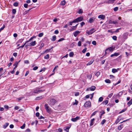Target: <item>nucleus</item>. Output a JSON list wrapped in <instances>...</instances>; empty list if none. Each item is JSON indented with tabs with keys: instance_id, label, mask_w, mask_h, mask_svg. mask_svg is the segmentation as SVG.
Segmentation results:
<instances>
[{
	"instance_id": "36",
	"label": "nucleus",
	"mask_w": 132,
	"mask_h": 132,
	"mask_svg": "<svg viewBox=\"0 0 132 132\" xmlns=\"http://www.w3.org/2000/svg\"><path fill=\"white\" fill-rule=\"evenodd\" d=\"M117 37L115 36H113L112 37L113 39L115 40H117Z\"/></svg>"
},
{
	"instance_id": "18",
	"label": "nucleus",
	"mask_w": 132,
	"mask_h": 132,
	"mask_svg": "<svg viewBox=\"0 0 132 132\" xmlns=\"http://www.w3.org/2000/svg\"><path fill=\"white\" fill-rule=\"evenodd\" d=\"M44 97V96H40L37 97L36 98V100H39Z\"/></svg>"
},
{
	"instance_id": "57",
	"label": "nucleus",
	"mask_w": 132,
	"mask_h": 132,
	"mask_svg": "<svg viewBox=\"0 0 132 132\" xmlns=\"http://www.w3.org/2000/svg\"><path fill=\"white\" fill-rule=\"evenodd\" d=\"M92 44L94 45H95L96 44V42L95 41H93L92 42Z\"/></svg>"
},
{
	"instance_id": "6",
	"label": "nucleus",
	"mask_w": 132,
	"mask_h": 132,
	"mask_svg": "<svg viewBox=\"0 0 132 132\" xmlns=\"http://www.w3.org/2000/svg\"><path fill=\"white\" fill-rule=\"evenodd\" d=\"M91 103L90 101L86 102L84 104V106L85 107H89L91 106Z\"/></svg>"
},
{
	"instance_id": "53",
	"label": "nucleus",
	"mask_w": 132,
	"mask_h": 132,
	"mask_svg": "<svg viewBox=\"0 0 132 132\" xmlns=\"http://www.w3.org/2000/svg\"><path fill=\"white\" fill-rule=\"evenodd\" d=\"M44 46V44L43 43H42L41 45L39 47V49H41V48L42 47H43Z\"/></svg>"
},
{
	"instance_id": "25",
	"label": "nucleus",
	"mask_w": 132,
	"mask_h": 132,
	"mask_svg": "<svg viewBox=\"0 0 132 132\" xmlns=\"http://www.w3.org/2000/svg\"><path fill=\"white\" fill-rule=\"evenodd\" d=\"M123 127V126L122 125H120L118 127V129L119 130H120Z\"/></svg>"
},
{
	"instance_id": "49",
	"label": "nucleus",
	"mask_w": 132,
	"mask_h": 132,
	"mask_svg": "<svg viewBox=\"0 0 132 132\" xmlns=\"http://www.w3.org/2000/svg\"><path fill=\"white\" fill-rule=\"evenodd\" d=\"M87 50V48H85V49H84L82 51V52L83 53H84L86 51V50Z\"/></svg>"
},
{
	"instance_id": "37",
	"label": "nucleus",
	"mask_w": 132,
	"mask_h": 132,
	"mask_svg": "<svg viewBox=\"0 0 132 132\" xmlns=\"http://www.w3.org/2000/svg\"><path fill=\"white\" fill-rule=\"evenodd\" d=\"M106 120L105 119H103L101 121V123L102 125H103L106 122Z\"/></svg>"
},
{
	"instance_id": "27",
	"label": "nucleus",
	"mask_w": 132,
	"mask_h": 132,
	"mask_svg": "<svg viewBox=\"0 0 132 132\" xmlns=\"http://www.w3.org/2000/svg\"><path fill=\"white\" fill-rule=\"evenodd\" d=\"M74 55V54L72 52H70L69 54V55L70 57H72Z\"/></svg>"
},
{
	"instance_id": "59",
	"label": "nucleus",
	"mask_w": 132,
	"mask_h": 132,
	"mask_svg": "<svg viewBox=\"0 0 132 132\" xmlns=\"http://www.w3.org/2000/svg\"><path fill=\"white\" fill-rule=\"evenodd\" d=\"M59 33V31L58 30H56L54 31V33L55 34H57Z\"/></svg>"
},
{
	"instance_id": "52",
	"label": "nucleus",
	"mask_w": 132,
	"mask_h": 132,
	"mask_svg": "<svg viewBox=\"0 0 132 132\" xmlns=\"http://www.w3.org/2000/svg\"><path fill=\"white\" fill-rule=\"evenodd\" d=\"M74 20H73L72 21H71V22H70L69 23V24H68L69 25H72V23H75V22H74Z\"/></svg>"
},
{
	"instance_id": "54",
	"label": "nucleus",
	"mask_w": 132,
	"mask_h": 132,
	"mask_svg": "<svg viewBox=\"0 0 132 132\" xmlns=\"http://www.w3.org/2000/svg\"><path fill=\"white\" fill-rule=\"evenodd\" d=\"M113 93H112L111 94H109L108 95V97L110 98H111V97L112 96V95H113Z\"/></svg>"
},
{
	"instance_id": "28",
	"label": "nucleus",
	"mask_w": 132,
	"mask_h": 132,
	"mask_svg": "<svg viewBox=\"0 0 132 132\" xmlns=\"http://www.w3.org/2000/svg\"><path fill=\"white\" fill-rule=\"evenodd\" d=\"M66 3V2L65 0H64L62 1L61 3V5H64Z\"/></svg>"
},
{
	"instance_id": "7",
	"label": "nucleus",
	"mask_w": 132,
	"mask_h": 132,
	"mask_svg": "<svg viewBox=\"0 0 132 132\" xmlns=\"http://www.w3.org/2000/svg\"><path fill=\"white\" fill-rule=\"evenodd\" d=\"M114 49L112 47H110L107 49L105 51V52L106 53H109L110 52H112L113 51Z\"/></svg>"
},
{
	"instance_id": "64",
	"label": "nucleus",
	"mask_w": 132,
	"mask_h": 132,
	"mask_svg": "<svg viewBox=\"0 0 132 132\" xmlns=\"http://www.w3.org/2000/svg\"><path fill=\"white\" fill-rule=\"evenodd\" d=\"M45 68H43L42 69L39 71L40 72H41L43 71H44L45 69Z\"/></svg>"
},
{
	"instance_id": "38",
	"label": "nucleus",
	"mask_w": 132,
	"mask_h": 132,
	"mask_svg": "<svg viewBox=\"0 0 132 132\" xmlns=\"http://www.w3.org/2000/svg\"><path fill=\"white\" fill-rule=\"evenodd\" d=\"M118 10V8L117 7H116L114 8L113 9V10L115 11H116Z\"/></svg>"
},
{
	"instance_id": "50",
	"label": "nucleus",
	"mask_w": 132,
	"mask_h": 132,
	"mask_svg": "<svg viewBox=\"0 0 132 132\" xmlns=\"http://www.w3.org/2000/svg\"><path fill=\"white\" fill-rule=\"evenodd\" d=\"M13 13V14H15L16 12V11L15 9H13L12 11Z\"/></svg>"
},
{
	"instance_id": "55",
	"label": "nucleus",
	"mask_w": 132,
	"mask_h": 132,
	"mask_svg": "<svg viewBox=\"0 0 132 132\" xmlns=\"http://www.w3.org/2000/svg\"><path fill=\"white\" fill-rule=\"evenodd\" d=\"M28 6V4H27L25 3L24 4V6L25 8H27Z\"/></svg>"
},
{
	"instance_id": "32",
	"label": "nucleus",
	"mask_w": 132,
	"mask_h": 132,
	"mask_svg": "<svg viewBox=\"0 0 132 132\" xmlns=\"http://www.w3.org/2000/svg\"><path fill=\"white\" fill-rule=\"evenodd\" d=\"M101 114L100 116V118H101L102 117V116L105 113V112L104 111H102L101 112Z\"/></svg>"
},
{
	"instance_id": "58",
	"label": "nucleus",
	"mask_w": 132,
	"mask_h": 132,
	"mask_svg": "<svg viewBox=\"0 0 132 132\" xmlns=\"http://www.w3.org/2000/svg\"><path fill=\"white\" fill-rule=\"evenodd\" d=\"M79 92H76L75 94V96H79Z\"/></svg>"
},
{
	"instance_id": "8",
	"label": "nucleus",
	"mask_w": 132,
	"mask_h": 132,
	"mask_svg": "<svg viewBox=\"0 0 132 132\" xmlns=\"http://www.w3.org/2000/svg\"><path fill=\"white\" fill-rule=\"evenodd\" d=\"M80 117L79 116H77L75 118H72L71 119V120L74 122H76L79 119Z\"/></svg>"
},
{
	"instance_id": "51",
	"label": "nucleus",
	"mask_w": 132,
	"mask_h": 132,
	"mask_svg": "<svg viewBox=\"0 0 132 132\" xmlns=\"http://www.w3.org/2000/svg\"><path fill=\"white\" fill-rule=\"evenodd\" d=\"M121 82V81L120 80H119L118 82L117 83H116V84H114L113 85H114V86H116V85H118V84L120 83V82Z\"/></svg>"
},
{
	"instance_id": "5",
	"label": "nucleus",
	"mask_w": 132,
	"mask_h": 132,
	"mask_svg": "<svg viewBox=\"0 0 132 132\" xmlns=\"http://www.w3.org/2000/svg\"><path fill=\"white\" fill-rule=\"evenodd\" d=\"M44 90H43L40 89L39 88H36L34 90V92L35 93H39L43 92Z\"/></svg>"
},
{
	"instance_id": "16",
	"label": "nucleus",
	"mask_w": 132,
	"mask_h": 132,
	"mask_svg": "<svg viewBox=\"0 0 132 132\" xmlns=\"http://www.w3.org/2000/svg\"><path fill=\"white\" fill-rule=\"evenodd\" d=\"M128 34L127 32L125 33L123 35V38L125 39H126L127 38Z\"/></svg>"
},
{
	"instance_id": "20",
	"label": "nucleus",
	"mask_w": 132,
	"mask_h": 132,
	"mask_svg": "<svg viewBox=\"0 0 132 132\" xmlns=\"http://www.w3.org/2000/svg\"><path fill=\"white\" fill-rule=\"evenodd\" d=\"M96 88V87L94 86H92L90 87V91H94Z\"/></svg>"
},
{
	"instance_id": "11",
	"label": "nucleus",
	"mask_w": 132,
	"mask_h": 132,
	"mask_svg": "<svg viewBox=\"0 0 132 132\" xmlns=\"http://www.w3.org/2000/svg\"><path fill=\"white\" fill-rule=\"evenodd\" d=\"M98 18L101 20H104L105 18V16L103 15H100L98 16Z\"/></svg>"
},
{
	"instance_id": "12",
	"label": "nucleus",
	"mask_w": 132,
	"mask_h": 132,
	"mask_svg": "<svg viewBox=\"0 0 132 132\" xmlns=\"http://www.w3.org/2000/svg\"><path fill=\"white\" fill-rule=\"evenodd\" d=\"M96 17L95 16L93 17L90 19L89 22L90 23H92L93 22L95 19Z\"/></svg>"
},
{
	"instance_id": "26",
	"label": "nucleus",
	"mask_w": 132,
	"mask_h": 132,
	"mask_svg": "<svg viewBox=\"0 0 132 132\" xmlns=\"http://www.w3.org/2000/svg\"><path fill=\"white\" fill-rule=\"evenodd\" d=\"M118 71L117 70L115 69H113L112 70V72L113 73H115Z\"/></svg>"
},
{
	"instance_id": "45",
	"label": "nucleus",
	"mask_w": 132,
	"mask_h": 132,
	"mask_svg": "<svg viewBox=\"0 0 132 132\" xmlns=\"http://www.w3.org/2000/svg\"><path fill=\"white\" fill-rule=\"evenodd\" d=\"M81 42L80 41H79L78 43V46H81Z\"/></svg>"
},
{
	"instance_id": "1",
	"label": "nucleus",
	"mask_w": 132,
	"mask_h": 132,
	"mask_svg": "<svg viewBox=\"0 0 132 132\" xmlns=\"http://www.w3.org/2000/svg\"><path fill=\"white\" fill-rule=\"evenodd\" d=\"M45 107L47 112L51 114L52 112L51 109L48 105L47 104L45 105Z\"/></svg>"
},
{
	"instance_id": "23",
	"label": "nucleus",
	"mask_w": 132,
	"mask_h": 132,
	"mask_svg": "<svg viewBox=\"0 0 132 132\" xmlns=\"http://www.w3.org/2000/svg\"><path fill=\"white\" fill-rule=\"evenodd\" d=\"M70 126L69 127H64V129L67 132H68L69 131V129L70 128Z\"/></svg>"
},
{
	"instance_id": "30",
	"label": "nucleus",
	"mask_w": 132,
	"mask_h": 132,
	"mask_svg": "<svg viewBox=\"0 0 132 132\" xmlns=\"http://www.w3.org/2000/svg\"><path fill=\"white\" fill-rule=\"evenodd\" d=\"M56 37L55 35L54 36L52 37V40L53 41H55L56 39Z\"/></svg>"
},
{
	"instance_id": "35",
	"label": "nucleus",
	"mask_w": 132,
	"mask_h": 132,
	"mask_svg": "<svg viewBox=\"0 0 132 132\" xmlns=\"http://www.w3.org/2000/svg\"><path fill=\"white\" fill-rule=\"evenodd\" d=\"M49 58V55L48 54H47L44 57V58L45 59H48Z\"/></svg>"
},
{
	"instance_id": "40",
	"label": "nucleus",
	"mask_w": 132,
	"mask_h": 132,
	"mask_svg": "<svg viewBox=\"0 0 132 132\" xmlns=\"http://www.w3.org/2000/svg\"><path fill=\"white\" fill-rule=\"evenodd\" d=\"M75 102H73V104L74 105H77L78 103V101H77L76 100H75Z\"/></svg>"
},
{
	"instance_id": "2",
	"label": "nucleus",
	"mask_w": 132,
	"mask_h": 132,
	"mask_svg": "<svg viewBox=\"0 0 132 132\" xmlns=\"http://www.w3.org/2000/svg\"><path fill=\"white\" fill-rule=\"evenodd\" d=\"M95 29L93 28L89 31H86V35H90L92 34L93 32H95Z\"/></svg>"
},
{
	"instance_id": "31",
	"label": "nucleus",
	"mask_w": 132,
	"mask_h": 132,
	"mask_svg": "<svg viewBox=\"0 0 132 132\" xmlns=\"http://www.w3.org/2000/svg\"><path fill=\"white\" fill-rule=\"evenodd\" d=\"M103 98L102 97H101L98 99L99 102H101L103 100Z\"/></svg>"
},
{
	"instance_id": "3",
	"label": "nucleus",
	"mask_w": 132,
	"mask_h": 132,
	"mask_svg": "<svg viewBox=\"0 0 132 132\" xmlns=\"http://www.w3.org/2000/svg\"><path fill=\"white\" fill-rule=\"evenodd\" d=\"M56 102V101L55 99H51L50 100L49 104L51 106H52L54 105Z\"/></svg>"
},
{
	"instance_id": "34",
	"label": "nucleus",
	"mask_w": 132,
	"mask_h": 132,
	"mask_svg": "<svg viewBox=\"0 0 132 132\" xmlns=\"http://www.w3.org/2000/svg\"><path fill=\"white\" fill-rule=\"evenodd\" d=\"M24 39H20L18 41V43H22Z\"/></svg>"
},
{
	"instance_id": "39",
	"label": "nucleus",
	"mask_w": 132,
	"mask_h": 132,
	"mask_svg": "<svg viewBox=\"0 0 132 132\" xmlns=\"http://www.w3.org/2000/svg\"><path fill=\"white\" fill-rule=\"evenodd\" d=\"M25 123H24L22 126L20 128L22 129H23L25 128Z\"/></svg>"
},
{
	"instance_id": "56",
	"label": "nucleus",
	"mask_w": 132,
	"mask_h": 132,
	"mask_svg": "<svg viewBox=\"0 0 132 132\" xmlns=\"http://www.w3.org/2000/svg\"><path fill=\"white\" fill-rule=\"evenodd\" d=\"M64 40H65V39L64 38H61L58 40V42H61V41Z\"/></svg>"
},
{
	"instance_id": "14",
	"label": "nucleus",
	"mask_w": 132,
	"mask_h": 132,
	"mask_svg": "<svg viewBox=\"0 0 132 132\" xmlns=\"http://www.w3.org/2000/svg\"><path fill=\"white\" fill-rule=\"evenodd\" d=\"M119 55V54L118 53H115L113 54H112L111 55V57H112L114 56H117Z\"/></svg>"
},
{
	"instance_id": "10",
	"label": "nucleus",
	"mask_w": 132,
	"mask_h": 132,
	"mask_svg": "<svg viewBox=\"0 0 132 132\" xmlns=\"http://www.w3.org/2000/svg\"><path fill=\"white\" fill-rule=\"evenodd\" d=\"M36 45V41H34L31 42L30 44V45H26V47H27L28 46H35Z\"/></svg>"
},
{
	"instance_id": "24",
	"label": "nucleus",
	"mask_w": 132,
	"mask_h": 132,
	"mask_svg": "<svg viewBox=\"0 0 132 132\" xmlns=\"http://www.w3.org/2000/svg\"><path fill=\"white\" fill-rule=\"evenodd\" d=\"M108 100H106L105 101H103L102 103V104H103L106 105L108 103Z\"/></svg>"
},
{
	"instance_id": "44",
	"label": "nucleus",
	"mask_w": 132,
	"mask_h": 132,
	"mask_svg": "<svg viewBox=\"0 0 132 132\" xmlns=\"http://www.w3.org/2000/svg\"><path fill=\"white\" fill-rule=\"evenodd\" d=\"M53 48V47H52L51 49H46L45 50V52H49L51 50V49Z\"/></svg>"
},
{
	"instance_id": "21",
	"label": "nucleus",
	"mask_w": 132,
	"mask_h": 132,
	"mask_svg": "<svg viewBox=\"0 0 132 132\" xmlns=\"http://www.w3.org/2000/svg\"><path fill=\"white\" fill-rule=\"evenodd\" d=\"M121 120V118L120 117H119L117 119L116 121H115V123L116 124H117L120 121V120Z\"/></svg>"
},
{
	"instance_id": "63",
	"label": "nucleus",
	"mask_w": 132,
	"mask_h": 132,
	"mask_svg": "<svg viewBox=\"0 0 132 132\" xmlns=\"http://www.w3.org/2000/svg\"><path fill=\"white\" fill-rule=\"evenodd\" d=\"M13 55L15 57H16L17 55V54L16 53H14L13 54Z\"/></svg>"
},
{
	"instance_id": "61",
	"label": "nucleus",
	"mask_w": 132,
	"mask_h": 132,
	"mask_svg": "<svg viewBox=\"0 0 132 132\" xmlns=\"http://www.w3.org/2000/svg\"><path fill=\"white\" fill-rule=\"evenodd\" d=\"M38 69V67H35L33 68V70H36Z\"/></svg>"
},
{
	"instance_id": "46",
	"label": "nucleus",
	"mask_w": 132,
	"mask_h": 132,
	"mask_svg": "<svg viewBox=\"0 0 132 132\" xmlns=\"http://www.w3.org/2000/svg\"><path fill=\"white\" fill-rule=\"evenodd\" d=\"M43 33H40L39 34L38 36L39 37H41L43 36Z\"/></svg>"
},
{
	"instance_id": "42",
	"label": "nucleus",
	"mask_w": 132,
	"mask_h": 132,
	"mask_svg": "<svg viewBox=\"0 0 132 132\" xmlns=\"http://www.w3.org/2000/svg\"><path fill=\"white\" fill-rule=\"evenodd\" d=\"M83 11L81 9H80L78 12V13L79 14H81L82 13Z\"/></svg>"
},
{
	"instance_id": "41",
	"label": "nucleus",
	"mask_w": 132,
	"mask_h": 132,
	"mask_svg": "<svg viewBox=\"0 0 132 132\" xmlns=\"http://www.w3.org/2000/svg\"><path fill=\"white\" fill-rule=\"evenodd\" d=\"M97 112V111H95L92 114V115H91V117H90V118L94 116L95 115V114H96V112Z\"/></svg>"
},
{
	"instance_id": "17",
	"label": "nucleus",
	"mask_w": 132,
	"mask_h": 132,
	"mask_svg": "<svg viewBox=\"0 0 132 132\" xmlns=\"http://www.w3.org/2000/svg\"><path fill=\"white\" fill-rule=\"evenodd\" d=\"M95 120V119L94 118H93V119H92L90 121V126H92L93 125V123L94 122V120Z\"/></svg>"
},
{
	"instance_id": "29",
	"label": "nucleus",
	"mask_w": 132,
	"mask_h": 132,
	"mask_svg": "<svg viewBox=\"0 0 132 132\" xmlns=\"http://www.w3.org/2000/svg\"><path fill=\"white\" fill-rule=\"evenodd\" d=\"M105 82L107 83H111V81L108 79H106L105 80Z\"/></svg>"
},
{
	"instance_id": "43",
	"label": "nucleus",
	"mask_w": 132,
	"mask_h": 132,
	"mask_svg": "<svg viewBox=\"0 0 132 132\" xmlns=\"http://www.w3.org/2000/svg\"><path fill=\"white\" fill-rule=\"evenodd\" d=\"M18 5V3L17 2H15L13 4V5L15 6H17Z\"/></svg>"
},
{
	"instance_id": "62",
	"label": "nucleus",
	"mask_w": 132,
	"mask_h": 132,
	"mask_svg": "<svg viewBox=\"0 0 132 132\" xmlns=\"http://www.w3.org/2000/svg\"><path fill=\"white\" fill-rule=\"evenodd\" d=\"M29 71H26V73H25V76H26L29 74Z\"/></svg>"
},
{
	"instance_id": "15",
	"label": "nucleus",
	"mask_w": 132,
	"mask_h": 132,
	"mask_svg": "<svg viewBox=\"0 0 132 132\" xmlns=\"http://www.w3.org/2000/svg\"><path fill=\"white\" fill-rule=\"evenodd\" d=\"M9 123H6L4 124L3 126V128L4 129H5L9 125Z\"/></svg>"
},
{
	"instance_id": "9",
	"label": "nucleus",
	"mask_w": 132,
	"mask_h": 132,
	"mask_svg": "<svg viewBox=\"0 0 132 132\" xmlns=\"http://www.w3.org/2000/svg\"><path fill=\"white\" fill-rule=\"evenodd\" d=\"M109 23L110 24H117L118 23V21L115 20L113 21L111 20H110L109 21Z\"/></svg>"
},
{
	"instance_id": "13",
	"label": "nucleus",
	"mask_w": 132,
	"mask_h": 132,
	"mask_svg": "<svg viewBox=\"0 0 132 132\" xmlns=\"http://www.w3.org/2000/svg\"><path fill=\"white\" fill-rule=\"evenodd\" d=\"M80 33V32L78 30H77L73 33V34L75 37H76L78 34Z\"/></svg>"
},
{
	"instance_id": "4",
	"label": "nucleus",
	"mask_w": 132,
	"mask_h": 132,
	"mask_svg": "<svg viewBox=\"0 0 132 132\" xmlns=\"http://www.w3.org/2000/svg\"><path fill=\"white\" fill-rule=\"evenodd\" d=\"M83 19V18L82 16H80L74 20V22L77 23L82 21Z\"/></svg>"
},
{
	"instance_id": "60",
	"label": "nucleus",
	"mask_w": 132,
	"mask_h": 132,
	"mask_svg": "<svg viewBox=\"0 0 132 132\" xmlns=\"http://www.w3.org/2000/svg\"><path fill=\"white\" fill-rule=\"evenodd\" d=\"M80 24L81 27H82L85 24V23H84V22H82L80 23Z\"/></svg>"
},
{
	"instance_id": "48",
	"label": "nucleus",
	"mask_w": 132,
	"mask_h": 132,
	"mask_svg": "<svg viewBox=\"0 0 132 132\" xmlns=\"http://www.w3.org/2000/svg\"><path fill=\"white\" fill-rule=\"evenodd\" d=\"M100 75V73L99 72H97L96 74L95 75L97 77H98Z\"/></svg>"
},
{
	"instance_id": "22",
	"label": "nucleus",
	"mask_w": 132,
	"mask_h": 132,
	"mask_svg": "<svg viewBox=\"0 0 132 132\" xmlns=\"http://www.w3.org/2000/svg\"><path fill=\"white\" fill-rule=\"evenodd\" d=\"M127 104L129 106L132 104V99L127 103Z\"/></svg>"
},
{
	"instance_id": "33",
	"label": "nucleus",
	"mask_w": 132,
	"mask_h": 132,
	"mask_svg": "<svg viewBox=\"0 0 132 132\" xmlns=\"http://www.w3.org/2000/svg\"><path fill=\"white\" fill-rule=\"evenodd\" d=\"M115 0H109V2L110 4H113Z\"/></svg>"
},
{
	"instance_id": "19",
	"label": "nucleus",
	"mask_w": 132,
	"mask_h": 132,
	"mask_svg": "<svg viewBox=\"0 0 132 132\" xmlns=\"http://www.w3.org/2000/svg\"><path fill=\"white\" fill-rule=\"evenodd\" d=\"M94 60H92L88 62L87 64V65H89L91 64L93 62Z\"/></svg>"
},
{
	"instance_id": "47",
	"label": "nucleus",
	"mask_w": 132,
	"mask_h": 132,
	"mask_svg": "<svg viewBox=\"0 0 132 132\" xmlns=\"http://www.w3.org/2000/svg\"><path fill=\"white\" fill-rule=\"evenodd\" d=\"M18 62L16 61L15 63L14 64V65L15 66V67H17V65L18 64Z\"/></svg>"
}]
</instances>
